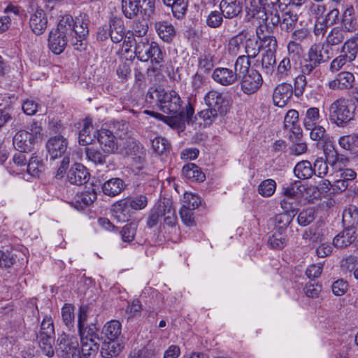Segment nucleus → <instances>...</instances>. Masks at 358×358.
Segmentation results:
<instances>
[{
	"instance_id": "f257e3e1",
	"label": "nucleus",
	"mask_w": 358,
	"mask_h": 358,
	"mask_svg": "<svg viewBox=\"0 0 358 358\" xmlns=\"http://www.w3.org/2000/svg\"><path fill=\"white\" fill-rule=\"evenodd\" d=\"M147 97L152 99L156 98L159 109L168 115L148 110H145V113L163 120L171 127L183 129L186 122L189 124L194 122L196 117L194 116L192 104L189 101L185 103L176 91L150 89L147 93Z\"/></svg>"
},
{
	"instance_id": "f03ea898",
	"label": "nucleus",
	"mask_w": 358,
	"mask_h": 358,
	"mask_svg": "<svg viewBox=\"0 0 358 358\" xmlns=\"http://www.w3.org/2000/svg\"><path fill=\"white\" fill-rule=\"evenodd\" d=\"M203 100L207 108L201 110L198 115L208 124L219 116H224L229 110V100L224 92L211 90L205 94Z\"/></svg>"
},
{
	"instance_id": "7ed1b4c3",
	"label": "nucleus",
	"mask_w": 358,
	"mask_h": 358,
	"mask_svg": "<svg viewBox=\"0 0 358 358\" xmlns=\"http://www.w3.org/2000/svg\"><path fill=\"white\" fill-rule=\"evenodd\" d=\"M134 53L141 62L149 59L153 64H159L164 61V54L159 45L154 41L150 42L147 37L134 39Z\"/></svg>"
},
{
	"instance_id": "20e7f679",
	"label": "nucleus",
	"mask_w": 358,
	"mask_h": 358,
	"mask_svg": "<svg viewBox=\"0 0 358 358\" xmlns=\"http://www.w3.org/2000/svg\"><path fill=\"white\" fill-rule=\"evenodd\" d=\"M55 352L62 358H86L89 353V351L82 350L81 355L77 338L65 333L59 335Z\"/></svg>"
},
{
	"instance_id": "39448f33",
	"label": "nucleus",
	"mask_w": 358,
	"mask_h": 358,
	"mask_svg": "<svg viewBox=\"0 0 358 358\" xmlns=\"http://www.w3.org/2000/svg\"><path fill=\"white\" fill-rule=\"evenodd\" d=\"M355 107L349 99L339 98L329 106L330 120L338 126H343L354 117Z\"/></svg>"
},
{
	"instance_id": "423d86ee",
	"label": "nucleus",
	"mask_w": 358,
	"mask_h": 358,
	"mask_svg": "<svg viewBox=\"0 0 358 358\" xmlns=\"http://www.w3.org/2000/svg\"><path fill=\"white\" fill-rule=\"evenodd\" d=\"M324 47V45L321 43H314L310 46L307 53V57L301 67L303 73H307V76L312 73L315 76L320 74V71L316 70V68L329 59V57L325 58L323 55Z\"/></svg>"
},
{
	"instance_id": "0eeeda50",
	"label": "nucleus",
	"mask_w": 358,
	"mask_h": 358,
	"mask_svg": "<svg viewBox=\"0 0 358 358\" xmlns=\"http://www.w3.org/2000/svg\"><path fill=\"white\" fill-rule=\"evenodd\" d=\"M97 331L98 328L93 324L78 328L83 350L89 351L91 353L94 348L96 352L99 351V338Z\"/></svg>"
},
{
	"instance_id": "6e6552de",
	"label": "nucleus",
	"mask_w": 358,
	"mask_h": 358,
	"mask_svg": "<svg viewBox=\"0 0 358 358\" xmlns=\"http://www.w3.org/2000/svg\"><path fill=\"white\" fill-rule=\"evenodd\" d=\"M263 83L261 74L255 69H250L248 73L242 76L241 87L245 94L255 93L262 86Z\"/></svg>"
},
{
	"instance_id": "1a4fd4ad",
	"label": "nucleus",
	"mask_w": 358,
	"mask_h": 358,
	"mask_svg": "<svg viewBox=\"0 0 358 358\" xmlns=\"http://www.w3.org/2000/svg\"><path fill=\"white\" fill-rule=\"evenodd\" d=\"M213 80L224 87L233 85L238 82V78L236 71L225 67H217L212 73Z\"/></svg>"
},
{
	"instance_id": "9d476101",
	"label": "nucleus",
	"mask_w": 358,
	"mask_h": 358,
	"mask_svg": "<svg viewBox=\"0 0 358 358\" xmlns=\"http://www.w3.org/2000/svg\"><path fill=\"white\" fill-rule=\"evenodd\" d=\"M46 148L50 158L55 159L66 152L68 141L62 136H53L48 141Z\"/></svg>"
},
{
	"instance_id": "9b49d317",
	"label": "nucleus",
	"mask_w": 358,
	"mask_h": 358,
	"mask_svg": "<svg viewBox=\"0 0 358 358\" xmlns=\"http://www.w3.org/2000/svg\"><path fill=\"white\" fill-rule=\"evenodd\" d=\"M96 138L103 152L110 154L117 150V140L111 131L102 128L97 131Z\"/></svg>"
},
{
	"instance_id": "f8f14e48",
	"label": "nucleus",
	"mask_w": 358,
	"mask_h": 358,
	"mask_svg": "<svg viewBox=\"0 0 358 358\" xmlns=\"http://www.w3.org/2000/svg\"><path fill=\"white\" fill-rule=\"evenodd\" d=\"M293 87L287 83H282L279 84L275 89L273 99L275 106L278 107H284L292 96Z\"/></svg>"
},
{
	"instance_id": "ddd939ff",
	"label": "nucleus",
	"mask_w": 358,
	"mask_h": 358,
	"mask_svg": "<svg viewBox=\"0 0 358 358\" xmlns=\"http://www.w3.org/2000/svg\"><path fill=\"white\" fill-rule=\"evenodd\" d=\"M355 83L354 75L348 71L339 73L336 78L328 83L331 90H349L353 87Z\"/></svg>"
},
{
	"instance_id": "4468645a",
	"label": "nucleus",
	"mask_w": 358,
	"mask_h": 358,
	"mask_svg": "<svg viewBox=\"0 0 358 358\" xmlns=\"http://www.w3.org/2000/svg\"><path fill=\"white\" fill-rule=\"evenodd\" d=\"M69 38L56 30H52L50 32L48 38V47L50 50L55 55H59L64 52Z\"/></svg>"
},
{
	"instance_id": "2eb2a0df",
	"label": "nucleus",
	"mask_w": 358,
	"mask_h": 358,
	"mask_svg": "<svg viewBox=\"0 0 358 358\" xmlns=\"http://www.w3.org/2000/svg\"><path fill=\"white\" fill-rule=\"evenodd\" d=\"M67 177L71 184L82 185L88 181L90 173L83 164H75L69 170Z\"/></svg>"
},
{
	"instance_id": "dca6fc26",
	"label": "nucleus",
	"mask_w": 358,
	"mask_h": 358,
	"mask_svg": "<svg viewBox=\"0 0 358 358\" xmlns=\"http://www.w3.org/2000/svg\"><path fill=\"white\" fill-rule=\"evenodd\" d=\"M127 187L125 182L120 178H112L106 180L101 185L103 193L108 196L119 195Z\"/></svg>"
},
{
	"instance_id": "f3484780",
	"label": "nucleus",
	"mask_w": 358,
	"mask_h": 358,
	"mask_svg": "<svg viewBox=\"0 0 358 358\" xmlns=\"http://www.w3.org/2000/svg\"><path fill=\"white\" fill-rule=\"evenodd\" d=\"M48 18L42 9H37L31 15L29 26L32 31L36 35L42 34L47 28Z\"/></svg>"
},
{
	"instance_id": "a211bd4d",
	"label": "nucleus",
	"mask_w": 358,
	"mask_h": 358,
	"mask_svg": "<svg viewBox=\"0 0 358 358\" xmlns=\"http://www.w3.org/2000/svg\"><path fill=\"white\" fill-rule=\"evenodd\" d=\"M108 27L110 30V37L113 43H120L125 37V27L122 18L117 17L110 18Z\"/></svg>"
},
{
	"instance_id": "6ab92c4d",
	"label": "nucleus",
	"mask_w": 358,
	"mask_h": 358,
	"mask_svg": "<svg viewBox=\"0 0 358 358\" xmlns=\"http://www.w3.org/2000/svg\"><path fill=\"white\" fill-rule=\"evenodd\" d=\"M112 212L113 217L118 222L128 221L131 217V207L126 199L115 202L112 206Z\"/></svg>"
},
{
	"instance_id": "aec40b11",
	"label": "nucleus",
	"mask_w": 358,
	"mask_h": 358,
	"mask_svg": "<svg viewBox=\"0 0 358 358\" xmlns=\"http://www.w3.org/2000/svg\"><path fill=\"white\" fill-rule=\"evenodd\" d=\"M14 147L20 151H30L35 142L29 132L25 130H20L16 133L13 139Z\"/></svg>"
},
{
	"instance_id": "412c9836",
	"label": "nucleus",
	"mask_w": 358,
	"mask_h": 358,
	"mask_svg": "<svg viewBox=\"0 0 358 358\" xmlns=\"http://www.w3.org/2000/svg\"><path fill=\"white\" fill-rule=\"evenodd\" d=\"M357 238L355 227H346L341 231L333 240V245L336 248H346L352 243Z\"/></svg>"
},
{
	"instance_id": "4be33fe9",
	"label": "nucleus",
	"mask_w": 358,
	"mask_h": 358,
	"mask_svg": "<svg viewBox=\"0 0 358 358\" xmlns=\"http://www.w3.org/2000/svg\"><path fill=\"white\" fill-rule=\"evenodd\" d=\"M220 10L226 18L236 17L242 11V3L240 0H222Z\"/></svg>"
},
{
	"instance_id": "5701e85b",
	"label": "nucleus",
	"mask_w": 358,
	"mask_h": 358,
	"mask_svg": "<svg viewBox=\"0 0 358 358\" xmlns=\"http://www.w3.org/2000/svg\"><path fill=\"white\" fill-rule=\"evenodd\" d=\"M155 29L161 39L171 42L176 35L174 26L167 21H159L155 23Z\"/></svg>"
},
{
	"instance_id": "b1692460",
	"label": "nucleus",
	"mask_w": 358,
	"mask_h": 358,
	"mask_svg": "<svg viewBox=\"0 0 358 358\" xmlns=\"http://www.w3.org/2000/svg\"><path fill=\"white\" fill-rule=\"evenodd\" d=\"M295 67L291 62L289 57H284L279 63L275 76L279 80H286L294 75Z\"/></svg>"
},
{
	"instance_id": "393cba45",
	"label": "nucleus",
	"mask_w": 358,
	"mask_h": 358,
	"mask_svg": "<svg viewBox=\"0 0 358 358\" xmlns=\"http://www.w3.org/2000/svg\"><path fill=\"white\" fill-rule=\"evenodd\" d=\"M159 206L164 223L169 227L174 226L177 222V217L171 202L169 200H166L160 202Z\"/></svg>"
},
{
	"instance_id": "a878e982",
	"label": "nucleus",
	"mask_w": 358,
	"mask_h": 358,
	"mask_svg": "<svg viewBox=\"0 0 358 358\" xmlns=\"http://www.w3.org/2000/svg\"><path fill=\"white\" fill-rule=\"evenodd\" d=\"M75 22L71 15L65 14L60 16L57 27L55 30L71 38L73 35Z\"/></svg>"
},
{
	"instance_id": "bb28decb",
	"label": "nucleus",
	"mask_w": 358,
	"mask_h": 358,
	"mask_svg": "<svg viewBox=\"0 0 358 358\" xmlns=\"http://www.w3.org/2000/svg\"><path fill=\"white\" fill-rule=\"evenodd\" d=\"M255 15L257 19L265 20L270 26H273V29L275 26L280 23L281 18L278 13L277 8L275 9H263L262 10H259L257 12V14L253 13V17H255Z\"/></svg>"
},
{
	"instance_id": "cd10ccee",
	"label": "nucleus",
	"mask_w": 358,
	"mask_h": 358,
	"mask_svg": "<svg viewBox=\"0 0 358 358\" xmlns=\"http://www.w3.org/2000/svg\"><path fill=\"white\" fill-rule=\"evenodd\" d=\"M182 172L185 178L192 181L203 182L206 179V176L201 168L193 163L184 166Z\"/></svg>"
},
{
	"instance_id": "c85d7f7f",
	"label": "nucleus",
	"mask_w": 358,
	"mask_h": 358,
	"mask_svg": "<svg viewBox=\"0 0 358 358\" xmlns=\"http://www.w3.org/2000/svg\"><path fill=\"white\" fill-rule=\"evenodd\" d=\"M108 341L103 345L101 353L110 357H117L122 352L124 343L119 339Z\"/></svg>"
},
{
	"instance_id": "c756f323",
	"label": "nucleus",
	"mask_w": 358,
	"mask_h": 358,
	"mask_svg": "<svg viewBox=\"0 0 358 358\" xmlns=\"http://www.w3.org/2000/svg\"><path fill=\"white\" fill-rule=\"evenodd\" d=\"M353 8L352 7L348 8L345 9L341 22V27L344 31L346 32H354L358 29V24L356 18L353 16Z\"/></svg>"
},
{
	"instance_id": "7c9ffc66",
	"label": "nucleus",
	"mask_w": 358,
	"mask_h": 358,
	"mask_svg": "<svg viewBox=\"0 0 358 358\" xmlns=\"http://www.w3.org/2000/svg\"><path fill=\"white\" fill-rule=\"evenodd\" d=\"M130 155L134 161V165H136V169H142L145 162L146 155L143 146L139 143H133V146L130 148Z\"/></svg>"
},
{
	"instance_id": "2f4dec72",
	"label": "nucleus",
	"mask_w": 358,
	"mask_h": 358,
	"mask_svg": "<svg viewBox=\"0 0 358 358\" xmlns=\"http://www.w3.org/2000/svg\"><path fill=\"white\" fill-rule=\"evenodd\" d=\"M163 3L171 8L173 16L177 19H182L187 8V0H162Z\"/></svg>"
},
{
	"instance_id": "473e14b6",
	"label": "nucleus",
	"mask_w": 358,
	"mask_h": 358,
	"mask_svg": "<svg viewBox=\"0 0 358 358\" xmlns=\"http://www.w3.org/2000/svg\"><path fill=\"white\" fill-rule=\"evenodd\" d=\"M310 136L313 141H317L319 143L326 145V148H332L330 137L326 133L324 128L322 126L315 125L310 129Z\"/></svg>"
},
{
	"instance_id": "72a5a7b5",
	"label": "nucleus",
	"mask_w": 358,
	"mask_h": 358,
	"mask_svg": "<svg viewBox=\"0 0 358 358\" xmlns=\"http://www.w3.org/2000/svg\"><path fill=\"white\" fill-rule=\"evenodd\" d=\"M295 176L301 179L306 180L311 178L314 174L313 166L308 160H303L298 162L294 169Z\"/></svg>"
},
{
	"instance_id": "f704fd0d",
	"label": "nucleus",
	"mask_w": 358,
	"mask_h": 358,
	"mask_svg": "<svg viewBox=\"0 0 358 358\" xmlns=\"http://www.w3.org/2000/svg\"><path fill=\"white\" fill-rule=\"evenodd\" d=\"M341 52L343 54L336 57L330 64V70L332 72L339 71L348 62H352L355 59V56H353L350 51L344 48V45L342 47Z\"/></svg>"
},
{
	"instance_id": "c9c22d12",
	"label": "nucleus",
	"mask_w": 358,
	"mask_h": 358,
	"mask_svg": "<svg viewBox=\"0 0 358 358\" xmlns=\"http://www.w3.org/2000/svg\"><path fill=\"white\" fill-rule=\"evenodd\" d=\"M122 325L117 320H111L103 327L102 333L108 340L119 339L121 335Z\"/></svg>"
},
{
	"instance_id": "e433bc0d",
	"label": "nucleus",
	"mask_w": 358,
	"mask_h": 358,
	"mask_svg": "<svg viewBox=\"0 0 358 358\" xmlns=\"http://www.w3.org/2000/svg\"><path fill=\"white\" fill-rule=\"evenodd\" d=\"M248 36V32L243 30L237 35L233 36L228 43L227 50L231 55L236 56L238 54L241 46Z\"/></svg>"
},
{
	"instance_id": "4c0bfd02",
	"label": "nucleus",
	"mask_w": 358,
	"mask_h": 358,
	"mask_svg": "<svg viewBox=\"0 0 358 358\" xmlns=\"http://www.w3.org/2000/svg\"><path fill=\"white\" fill-rule=\"evenodd\" d=\"M345 32L340 27H335L331 29L326 38V43L328 45H336L341 43L345 39Z\"/></svg>"
},
{
	"instance_id": "58836bf2",
	"label": "nucleus",
	"mask_w": 358,
	"mask_h": 358,
	"mask_svg": "<svg viewBox=\"0 0 358 358\" xmlns=\"http://www.w3.org/2000/svg\"><path fill=\"white\" fill-rule=\"evenodd\" d=\"M85 153L87 159L94 164H103L106 162L104 155L98 148L94 147H85Z\"/></svg>"
},
{
	"instance_id": "ea45409f",
	"label": "nucleus",
	"mask_w": 358,
	"mask_h": 358,
	"mask_svg": "<svg viewBox=\"0 0 358 358\" xmlns=\"http://www.w3.org/2000/svg\"><path fill=\"white\" fill-rule=\"evenodd\" d=\"M93 129L92 121L90 119L86 118L84 120L83 128L79 133V143L83 145H87L93 141L91 132Z\"/></svg>"
},
{
	"instance_id": "a19ab883",
	"label": "nucleus",
	"mask_w": 358,
	"mask_h": 358,
	"mask_svg": "<svg viewBox=\"0 0 358 358\" xmlns=\"http://www.w3.org/2000/svg\"><path fill=\"white\" fill-rule=\"evenodd\" d=\"M320 117V110L316 107H312L307 109L303 118V125L306 129H313V127L317 125Z\"/></svg>"
},
{
	"instance_id": "79ce46f5",
	"label": "nucleus",
	"mask_w": 358,
	"mask_h": 358,
	"mask_svg": "<svg viewBox=\"0 0 358 358\" xmlns=\"http://www.w3.org/2000/svg\"><path fill=\"white\" fill-rule=\"evenodd\" d=\"M287 239L285 232L275 231L268 238V244L273 249L281 250L287 245Z\"/></svg>"
},
{
	"instance_id": "37998d69",
	"label": "nucleus",
	"mask_w": 358,
	"mask_h": 358,
	"mask_svg": "<svg viewBox=\"0 0 358 358\" xmlns=\"http://www.w3.org/2000/svg\"><path fill=\"white\" fill-rule=\"evenodd\" d=\"M343 221L348 225L347 227H355L358 224V208L355 206H350L344 210L343 213Z\"/></svg>"
},
{
	"instance_id": "c03bdc74",
	"label": "nucleus",
	"mask_w": 358,
	"mask_h": 358,
	"mask_svg": "<svg viewBox=\"0 0 358 358\" xmlns=\"http://www.w3.org/2000/svg\"><path fill=\"white\" fill-rule=\"evenodd\" d=\"M250 57L245 55H241L237 58L234 64V71H236V75L238 76V78H239L241 75L243 76L250 71Z\"/></svg>"
},
{
	"instance_id": "a18cd8bd",
	"label": "nucleus",
	"mask_w": 358,
	"mask_h": 358,
	"mask_svg": "<svg viewBox=\"0 0 358 358\" xmlns=\"http://www.w3.org/2000/svg\"><path fill=\"white\" fill-rule=\"evenodd\" d=\"M122 11L127 18H132L138 13V0H122Z\"/></svg>"
},
{
	"instance_id": "49530a36",
	"label": "nucleus",
	"mask_w": 358,
	"mask_h": 358,
	"mask_svg": "<svg viewBox=\"0 0 358 358\" xmlns=\"http://www.w3.org/2000/svg\"><path fill=\"white\" fill-rule=\"evenodd\" d=\"M293 217L294 215L287 213L277 215L275 217V231L285 232L287 227L292 222Z\"/></svg>"
},
{
	"instance_id": "de8ad7c7",
	"label": "nucleus",
	"mask_w": 358,
	"mask_h": 358,
	"mask_svg": "<svg viewBox=\"0 0 358 358\" xmlns=\"http://www.w3.org/2000/svg\"><path fill=\"white\" fill-rule=\"evenodd\" d=\"M297 15H294L290 12L283 13L280 23V29L286 32H289L294 29L297 22Z\"/></svg>"
},
{
	"instance_id": "09e8293b",
	"label": "nucleus",
	"mask_w": 358,
	"mask_h": 358,
	"mask_svg": "<svg viewBox=\"0 0 358 358\" xmlns=\"http://www.w3.org/2000/svg\"><path fill=\"white\" fill-rule=\"evenodd\" d=\"M276 189V182L273 179L263 180L258 186V192L264 197L272 196Z\"/></svg>"
},
{
	"instance_id": "8fccbe9b",
	"label": "nucleus",
	"mask_w": 358,
	"mask_h": 358,
	"mask_svg": "<svg viewBox=\"0 0 358 358\" xmlns=\"http://www.w3.org/2000/svg\"><path fill=\"white\" fill-rule=\"evenodd\" d=\"M152 147L157 154L164 155L169 152L171 145L165 138L158 136L152 141Z\"/></svg>"
},
{
	"instance_id": "3c124183",
	"label": "nucleus",
	"mask_w": 358,
	"mask_h": 358,
	"mask_svg": "<svg viewBox=\"0 0 358 358\" xmlns=\"http://www.w3.org/2000/svg\"><path fill=\"white\" fill-rule=\"evenodd\" d=\"M302 238L311 243H317L324 240V234L321 229L316 227H310L303 233Z\"/></svg>"
},
{
	"instance_id": "603ef678",
	"label": "nucleus",
	"mask_w": 358,
	"mask_h": 358,
	"mask_svg": "<svg viewBox=\"0 0 358 358\" xmlns=\"http://www.w3.org/2000/svg\"><path fill=\"white\" fill-rule=\"evenodd\" d=\"M37 338L43 353L48 357H52L55 354V350L52 345L54 336H37Z\"/></svg>"
},
{
	"instance_id": "864d4df0",
	"label": "nucleus",
	"mask_w": 358,
	"mask_h": 358,
	"mask_svg": "<svg viewBox=\"0 0 358 358\" xmlns=\"http://www.w3.org/2000/svg\"><path fill=\"white\" fill-rule=\"evenodd\" d=\"M358 264V258L355 255L343 257L340 262L341 271L343 273H351Z\"/></svg>"
},
{
	"instance_id": "5fc2aeb1",
	"label": "nucleus",
	"mask_w": 358,
	"mask_h": 358,
	"mask_svg": "<svg viewBox=\"0 0 358 358\" xmlns=\"http://www.w3.org/2000/svg\"><path fill=\"white\" fill-rule=\"evenodd\" d=\"M245 41V52L247 57L250 58H255L261 50V45L258 43V41L255 38H246Z\"/></svg>"
},
{
	"instance_id": "6e6d98bb",
	"label": "nucleus",
	"mask_w": 358,
	"mask_h": 358,
	"mask_svg": "<svg viewBox=\"0 0 358 358\" xmlns=\"http://www.w3.org/2000/svg\"><path fill=\"white\" fill-rule=\"evenodd\" d=\"M75 25L73 27V36H77L78 38H86L89 34V29L87 20L85 19L76 18Z\"/></svg>"
},
{
	"instance_id": "4d7b16f0",
	"label": "nucleus",
	"mask_w": 358,
	"mask_h": 358,
	"mask_svg": "<svg viewBox=\"0 0 358 358\" xmlns=\"http://www.w3.org/2000/svg\"><path fill=\"white\" fill-rule=\"evenodd\" d=\"M62 317L66 327H73L75 319L74 307L71 304L66 303L62 308Z\"/></svg>"
},
{
	"instance_id": "13d9d810",
	"label": "nucleus",
	"mask_w": 358,
	"mask_h": 358,
	"mask_svg": "<svg viewBox=\"0 0 358 358\" xmlns=\"http://www.w3.org/2000/svg\"><path fill=\"white\" fill-rule=\"evenodd\" d=\"M131 209L138 210L145 208L148 205V198L145 195L139 194L133 197L125 198Z\"/></svg>"
},
{
	"instance_id": "bf43d9fd",
	"label": "nucleus",
	"mask_w": 358,
	"mask_h": 358,
	"mask_svg": "<svg viewBox=\"0 0 358 358\" xmlns=\"http://www.w3.org/2000/svg\"><path fill=\"white\" fill-rule=\"evenodd\" d=\"M55 328L51 317H45L41 322V330L38 336H54Z\"/></svg>"
},
{
	"instance_id": "052dcab7",
	"label": "nucleus",
	"mask_w": 358,
	"mask_h": 358,
	"mask_svg": "<svg viewBox=\"0 0 358 358\" xmlns=\"http://www.w3.org/2000/svg\"><path fill=\"white\" fill-rule=\"evenodd\" d=\"M137 229V224L131 222L123 227L120 231L122 239L124 242H131L135 237Z\"/></svg>"
},
{
	"instance_id": "680f3d73",
	"label": "nucleus",
	"mask_w": 358,
	"mask_h": 358,
	"mask_svg": "<svg viewBox=\"0 0 358 358\" xmlns=\"http://www.w3.org/2000/svg\"><path fill=\"white\" fill-rule=\"evenodd\" d=\"M27 172L32 176H38L43 166L37 156H32L26 165Z\"/></svg>"
},
{
	"instance_id": "e2e57ef3",
	"label": "nucleus",
	"mask_w": 358,
	"mask_h": 358,
	"mask_svg": "<svg viewBox=\"0 0 358 358\" xmlns=\"http://www.w3.org/2000/svg\"><path fill=\"white\" fill-rule=\"evenodd\" d=\"M306 75L307 73H303L301 72V74L296 76L294 79L293 92L297 97L301 96L303 94L306 87L307 86Z\"/></svg>"
},
{
	"instance_id": "0e129e2a",
	"label": "nucleus",
	"mask_w": 358,
	"mask_h": 358,
	"mask_svg": "<svg viewBox=\"0 0 358 358\" xmlns=\"http://www.w3.org/2000/svg\"><path fill=\"white\" fill-rule=\"evenodd\" d=\"M201 203V199L197 195L191 192H185L184 194L182 206L194 210L199 208Z\"/></svg>"
},
{
	"instance_id": "69168bd1",
	"label": "nucleus",
	"mask_w": 358,
	"mask_h": 358,
	"mask_svg": "<svg viewBox=\"0 0 358 358\" xmlns=\"http://www.w3.org/2000/svg\"><path fill=\"white\" fill-rule=\"evenodd\" d=\"M315 218V210L313 208H307L300 212L297 221L301 226L305 227L310 224Z\"/></svg>"
},
{
	"instance_id": "338daca9",
	"label": "nucleus",
	"mask_w": 358,
	"mask_h": 358,
	"mask_svg": "<svg viewBox=\"0 0 358 358\" xmlns=\"http://www.w3.org/2000/svg\"><path fill=\"white\" fill-rule=\"evenodd\" d=\"M223 17L221 10L211 11L206 19V24L211 28L219 27L223 21Z\"/></svg>"
},
{
	"instance_id": "774afa93",
	"label": "nucleus",
	"mask_w": 358,
	"mask_h": 358,
	"mask_svg": "<svg viewBox=\"0 0 358 358\" xmlns=\"http://www.w3.org/2000/svg\"><path fill=\"white\" fill-rule=\"evenodd\" d=\"M327 163L328 162L327 159L324 160L322 157L317 158L315 161L314 166H313L314 174L317 175L320 178H323L324 176H325L328 172Z\"/></svg>"
}]
</instances>
